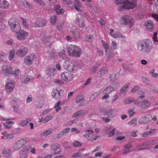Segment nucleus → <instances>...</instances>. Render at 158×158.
I'll list each match as a JSON object with an SVG mask.
<instances>
[{"mask_svg": "<svg viewBox=\"0 0 158 158\" xmlns=\"http://www.w3.org/2000/svg\"><path fill=\"white\" fill-rule=\"evenodd\" d=\"M148 146L151 144L154 145L157 143V140H152L148 141Z\"/></svg>", "mask_w": 158, "mask_h": 158, "instance_id": "e2e57ef3", "label": "nucleus"}, {"mask_svg": "<svg viewBox=\"0 0 158 158\" xmlns=\"http://www.w3.org/2000/svg\"><path fill=\"white\" fill-rule=\"evenodd\" d=\"M136 122L137 119L135 118H134L129 122L128 124L130 125H135L136 124Z\"/></svg>", "mask_w": 158, "mask_h": 158, "instance_id": "6e6d98bb", "label": "nucleus"}, {"mask_svg": "<svg viewBox=\"0 0 158 158\" xmlns=\"http://www.w3.org/2000/svg\"><path fill=\"white\" fill-rule=\"evenodd\" d=\"M152 119V116L150 115L145 116L140 118L139 122L141 124H145L149 123Z\"/></svg>", "mask_w": 158, "mask_h": 158, "instance_id": "f8f14e48", "label": "nucleus"}, {"mask_svg": "<svg viewBox=\"0 0 158 158\" xmlns=\"http://www.w3.org/2000/svg\"><path fill=\"white\" fill-rule=\"evenodd\" d=\"M85 132L86 133L84 135V136L89 140H91L93 136L94 135L93 134L94 133V131L92 130H85Z\"/></svg>", "mask_w": 158, "mask_h": 158, "instance_id": "dca6fc26", "label": "nucleus"}, {"mask_svg": "<svg viewBox=\"0 0 158 158\" xmlns=\"http://www.w3.org/2000/svg\"><path fill=\"white\" fill-rule=\"evenodd\" d=\"M21 81L24 83L28 82L30 80L29 78L27 75L25 76H22L20 78Z\"/></svg>", "mask_w": 158, "mask_h": 158, "instance_id": "473e14b6", "label": "nucleus"}, {"mask_svg": "<svg viewBox=\"0 0 158 158\" xmlns=\"http://www.w3.org/2000/svg\"><path fill=\"white\" fill-rule=\"evenodd\" d=\"M150 105L149 101L144 100L142 102L140 103V107L141 109H144L148 107Z\"/></svg>", "mask_w": 158, "mask_h": 158, "instance_id": "aec40b11", "label": "nucleus"}, {"mask_svg": "<svg viewBox=\"0 0 158 158\" xmlns=\"http://www.w3.org/2000/svg\"><path fill=\"white\" fill-rule=\"evenodd\" d=\"M152 44L147 41H141L139 42L138 45V49L144 53H148L152 48Z\"/></svg>", "mask_w": 158, "mask_h": 158, "instance_id": "f03ea898", "label": "nucleus"}, {"mask_svg": "<svg viewBox=\"0 0 158 158\" xmlns=\"http://www.w3.org/2000/svg\"><path fill=\"white\" fill-rule=\"evenodd\" d=\"M5 55L3 52L0 51V61L2 62L5 61Z\"/></svg>", "mask_w": 158, "mask_h": 158, "instance_id": "37998d69", "label": "nucleus"}, {"mask_svg": "<svg viewBox=\"0 0 158 158\" xmlns=\"http://www.w3.org/2000/svg\"><path fill=\"white\" fill-rule=\"evenodd\" d=\"M93 38V36L92 35H87L85 37V40L89 42V43L92 41Z\"/></svg>", "mask_w": 158, "mask_h": 158, "instance_id": "c03bdc74", "label": "nucleus"}, {"mask_svg": "<svg viewBox=\"0 0 158 158\" xmlns=\"http://www.w3.org/2000/svg\"><path fill=\"white\" fill-rule=\"evenodd\" d=\"M60 145L59 143H53L51 145V148L52 149L51 151H52V152H56V151L60 148Z\"/></svg>", "mask_w": 158, "mask_h": 158, "instance_id": "412c9836", "label": "nucleus"}, {"mask_svg": "<svg viewBox=\"0 0 158 158\" xmlns=\"http://www.w3.org/2000/svg\"><path fill=\"white\" fill-rule=\"evenodd\" d=\"M64 68L70 72H75L77 69V66L72 64H69V62H65L64 64Z\"/></svg>", "mask_w": 158, "mask_h": 158, "instance_id": "9d476101", "label": "nucleus"}, {"mask_svg": "<svg viewBox=\"0 0 158 158\" xmlns=\"http://www.w3.org/2000/svg\"><path fill=\"white\" fill-rule=\"evenodd\" d=\"M110 78L111 82H113L117 79V74H110Z\"/></svg>", "mask_w": 158, "mask_h": 158, "instance_id": "79ce46f5", "label": "nucleus"}, {"mask_svg": "<svg viewBox=\"0 0 158 158\" xmlns=\"http://www.w3.org/2000/svg\"><path fill=\"white\" fill-rule=\"evenodd\" d=\"M66 49L69 54L73 56L79 57L82 53L81 49L74 45L67 46Z\"/></svg>", "mask_w": 158, "mask_h": 158, "instance_id": "7ed1b4c3", "label": "nucleus"}, {"mask_svg": "<svg viewBox=\"0 0 158 158\" xmlns=\"http://www.w3.org/2000/svg\"><path fill=\"white\" fill-rule=\"evenodd\" d=\"M47 53L48 54V55H47V56L50 57H53L55 55V53L52 51H51V52L50 51H47Z\"/></svg>", "mask_w": 158, "mask_h": 158, "instance_id": "13d9d810", "label": "nucleus"}, {"mask_svg": "<svg viewBox=\"0 0 158 158\" xmlns=\"http://www.w3.org/2000/svg\"><path fill=\"white\" fill-rule=\"evenodd\" d=\"M11 28L12 31L16 33H18L21 30L20 26L18 24H16Z\"/></svg>", "mask_w": 158, "mask_h": 158, "instance_id": "c756f323", "label": "nucleus"}, {"mask_svg": "<svg viewBox=\"0 0 158 158\" xmlns=\"http://www.w3.org/2000/svg\"><path fill=\"white\" fill-rule=\"evenodd\" d=\"M56 11V12L58 15H60L64 12V10L63 9L60 8L59 9H57Z\"/></svg>", "mask_w": 158, "mask_h": 158, "instance_id": "052dcab7", "label": "nucleus"}, {"mask_svg": "<svg viewBox=\"0 0 158 158\" xmlns=\"http://www.w3.org/2000/svg\"><path fill=\"white\" fill-rule=\"evenodd\" d=\"M87 155L85 154V155L80 154V153H79L78 152L77 153H76L74 154L72 156V157H85L87 156Z\"/></svg>", "mask_w": 158, "mask_h": 158, "instance_id": "ea45409f", "label": "nucleus"}, {"mask_svg": "<svg viewBox=\"0 0 158 158\" xmlns=\"http://www.w3.org/2000/svg\"><path fill=\"white\" fill-rule=\"evenodd\" d=\"M148 141L145 142L143 143H140L138 145H136V147L138 148L141 146L145 147L146 146H148Z\"/></svg>", "mask_w": 158, "mask_h": 158, "instance_id": "5fc2aeb1", "label": "nucleus"}, {"mask_svg": "<svg viewBox=\"0 0 158 158\" xmlns=\"http://www.w3.org/2000/svg\"><path fill=\"white\" fill-rule=\"evenodd\" d=\"M5 28V24L0 21V32L2 31Z\"/></svg>", "mask_w": 158, "mask_h": 158, "instance_id": "680f3d73", "label": "nucleus"}, {"mask_svg": "<svg viewBox=\"0 0 158 158\" xmlns=\"http://www.w3.org/2000/svg\"><path fill=\"white\" fill-rule=\"evenodd\" d=\"M9 2L5 0H0V8L3 9H5L8 6Z\"/></svg>", "mask_w": 158, "mask_h": 158, "instance_id": "b1692460", "label": "nucleus"}, {"mask_svg": "<svg viewBox=\"0 0 158 158\" xmlns=\"http://www.w3.org/2000/svg\"><path fill=\"white\" fill-rule=\"evenodd\" d=\"M70 131V128L69 127L63 129L61 131L62 135H64L68 134Z\"/></svg>", "mask_w": 158, "mask_h": 158, "instance_id": "de8ad7c7", "label": "nucleus"}, {"mask_svg": "<svg viewBox=\"0 0 158 158\" xmlns=\"http://www.w3.org/2000/svg\"><path fill=\"white\" fill-rule=\"evenodd\" d=\"M30 148L29 145H27L19 152V156L21 158H25L27 156L28 152Z\"/></svg>", "mask_w": 158, "mask_h": 158, "instance_id": "9b49d317", "label": "nucleus"}, {"mask_svg": "<svg viewBox=\"0 0 158 158\" xmlns=\"http://www.w3.org/2000/svg\"><path fill=\"white\" fill-rule=\"evenodd\" d=\"M132 145L130 143H128L126 145L124 146L125 148V151L123 153V154L125 155L126 154L129 153L130 152L129 150L131 148H132Z\"/></svg>", "mask_w": 158, "mask_h": 158, "instance_id": "2f4dec72", "label": "nucleus"}, {"mask_svg": "<svg viewBox=\"0 0 158 158\" xmlns=\"http://www.w3.org/2000/svg\"><path fill=\"white\" fill-rule=\"evenodd\" d=\"M12 68L9 66L4 65L2 68V73L6 76L11 74L16 76L19 73V70L15 71H12Z\"/></svg>", "mask_w": 158, "mask_h": 158, "instance_id": "20e7f679", "label": "nucleus"}, {"mask_svg": "<svg viewBox=\"0 0 158 158\" xmlns=\"http://www.w3.org/2000/svg\"><path fill=\"white\" fill-rule=\"evenodd\" d=\"M52 116L51 115H48L46 117V118L44 120V123H45L48 122L50 120L52 119Z\"/></svg>", "mask_w": 158, "mask_h": 158, "instance_id": "bf43d9fd", "label": "nucleus"}, {"mask_svg": "<svg viewBox=\"0 0 158 158\" xmlns=\"http://www.w3.org/2000/svg\"><path fill=\"white\" fill-rule=\"evenodd\" d=\"M76 3L74 5V7L78 11H81V9L80 8L81 7V5L79 1V0H75Z\"/></svg>", "mask_w": 158, "mask_h": 158, "instance_id": "c9c22d12", "label": "nucleus"}, {"mask_svg": "<svg viewBox=\"0 0 158 158\" xmlns=\"http://www.w3.org/2000/svg\"><path fill=\"white\" fill-rule=\"evenodd\" d=\"M73 78V75L68 72H64L61 74V78L64 81H72Z\"/></svg>", "mask_w": 158, "mask_h": 158, "instance_id": "0eeeda50", "label": "nucleus"}, {"mask_svg": "<svg viewBox=\"0 0 158 158\" xmlns=\"http://www.w3.org/2000/svg\"><path fill=\"white\" fill-rule=\"evenodd\" d=\"M107 73V69L106 67H104L101 68L99 71L97 73V77H101Z\"/></svg>", "mask_w": 158, "mask_h": 158, "instance_id": "2eb2a0df", "label": "nucleus"}, {"mask_svg": "<svg viewBox=\"0 0 158 158\" xmlns=\"http://www.w3.org/2000/svg\"><path fill=\"white\" fill-rule=\"evenodd\" d=\"M15 54V49H12L10 51L9 55V59L10 60H11L13 58Z\"/></svg>", "mask_w": 158, "mask_h": 158, "instance_id": "e433bc0d", "label": "nucleus"}, {"mask_svg": "<svg viewBox=\"0 0 158 158\" xmlns=\"http://www.w3.org/2000/svg\"><path fill=\"white\" fill-rule=\"evenodd\" d=\"M28 35V32L23 30H21L17 33H16V37L19 40H24Z\"/></svg>", "mask_w": 158, "mask_h": 158, "instance_id": "4468645a", "label": "nucleus"}, {"mask_svg": "<svg viewBox=\"0 0 158 158\" xmlns=\"http://www.w3.org/2000/svg\"><path fill=\"white\" fill-rule=\"evenodd\" d=\"M56 69L54 68H48L46 71V74L49 76H52L55 73Z\"/></svg>", "mask_w": 158, "mask_h": 158, "instance_id": "4be33fe9", "label": "nucleus"}, {"mask_svg": "<svg viewBox=\"0 0 158 158\" xmlns=\"http://www.w3.org/2000/svg\"><path fill=\"white\" fill-rule=\"evenodd\" d=\"M123 35H121L119 32H117L113 34L111 36L114 38H117L118 37H122Z\"/></svg>", "mask_w": 158, "mask_h": 158, "instance_id": "09e8293b", "label": "nucleus"}, {"mask_svg": "<svg viewBox=\"0 0 158 158\" xmlns=\"http://www.w3.org/2000/svg\"><path fill=\"white\" fill-rule=\"evenodd\" d=\"M85 114L84 110H81L75 113L73 115V117L75 118L82 117L84 116Z\"/></svg>", "mask_w": 158, "mask_h": 158, "instance_id": "bb28decb", "label": "nucleus"}, {"mask_svg": "<svg viewBox=\"0 0 158 158\" xmlns=\"http://www.w3.org/2000/svg\"><path fill=\"white\" fill-rule=\"evenodd\" d=\"M145 24L148 31H152L154 28V24L152 21L150 20L147 21L145 22Z\"/></svg>", "mask_w": 158, "mask_h": 158, "instance_id": "f3484780", "label": "nucleus"}, {"mask_svg": "<svg viewBox=\"0 0 158 158\" xmlns=\"http://www.w3.org/2000/svg\"><path fill=\"white\" fill-rule=\"evenodd\" d=\"M129 85V83H127L125 86H123L120 89V92L122 94H125L127 91Z\"/></svg>", "mask_w": 158, "mask_h": 158, "instance_id": "7c9ffc66", "label": "nucleus"}, {"mask_svg": "<svg viewBox=\"0 0 158 158\" xmlns=\"http://www.w3.org/2000/svg\"><path fill=\"white\" fill-rule=\"evenodd\" d=\"M114 90V88L109 85L103 91L102 93L104 94H109Z\"/></svg>", "mask_w": 158, "mask_h": 158, "instance_id": "a878e982", "label": "nucleus"}, {"mask_svg": "<svg viewBox=\"0 0 158 158\" xmlns=\"http://www.w3.org/2000/svg\"><path fill=\"white\" fill-rule=\"evenodd\" d=\"M64 25L63 23H60L57 26V28L59 31H61L64 28Z\"/></svg>", "mask_w": 158, "mask_h": 158, "instance_id": "69168bd1", "label": "nucleus"}, {"mask_svg": "<svg viewBox=\"0 0 158 158\" xmlns=\"http://www.w3.org/2000/svg\"><path fill=\"white\" fill-rule=\"evenodd\" d=\"M47 23V21L45 19H43L39 22L40 27H42L45 25Z\"/></svg>", "mask_w": 158, "mask_h": 158, "instance_id": "49530a36", "label": "nucleus"}, {"mask_svg": "<svg viewBox=\"0 0 158 158\" xmlns=\"http://www.w3.org/2000/svg\"><path fill=\"white\" fill-rule=\"evenodd\" d=\"M14 87V83H8L6 85V92L7 93H10L13 90Z\"/></svg>", "mask_w": 158, "mask_h": 158, "instance_id": "5701e85b", "label": "nucleus"}, {"mask_svg": "<svg viewBox=\"0 0 158 158\" xmlns=\"http://www.w3.org/2000/svg\"><path fill=\"white\" fill-rule=\"evenodd\" d=\"M115 131V129H111L110 131V132L108 133L109 134V136L108 137H110L111 136H113L114 134V131Z\"/></svg>", "mask_w": 158, "mask_h": 158, "instance_id": "774afa93", "label": "nucleus"}, {"mask_svg": "<svg viewBox=\"0 0 158 158\" xmlns=\"http://www.w3.org/2000/svg\"><path fill=\"white\" fill-rule=\"evenodd\" d=\"M85 100L84 96L83 95H80L77 97L75 100V103L77 104L84 102Z\"/></svg>", "mask_w": 158, "mask_h": 158, "instance_id": "c85d7f7f", "label": "nucleus"}, {"mask_svg": "<svg viewBox=\"0 0 158 158\" xmlns=\"http://www.w3.org/2000/svg\"><path fill=\"white\" fill-rule=\"evenodd\" d=\"M61 150H60L58 151L57 152H52V151H51V154L48 155L44 156L45 158H52V156L54 155H56L60 154L61 153Z\"/></svg>", "mask_w": 158, "mask_h": 158, "instance_id": "72a5a7b5", "label": "nucleus"}, {"mask_svg": "<svg viewBox=\"0 0 158 158\" xmlns=\"http://www.w3.org/2000/svg\"><path fill=\"white\" fill-rule=\"evenodd\" d=\"M53 130L50 128L44 131L43 133V135L44 136H46L52 132Z\"/></svg>", "mask_w": 158, "mask_h": 158, "instance_id": "4c0bfd02", "label": "nucleus"}, {"mask_svg": "<svg viewBox=\"0 0 158 158\" xmlns=\"http://www.w3.org/2000/svg\"><path fill=\"white\" fill-rule=\"evenodd\" d=\"M14 122L13 121H10L8 122H7L5 123H4V125L7 128H10V126L9 125L10 124H13Z\"/></svg>", "mask_w": 158, "mask_h": 158, "instance_id": "864d4df0", "label": "nucleus"}, {"mask_svg": "<svg viewBox=\"0 0 158 158\" xmlns=\"http://www.w3.org/2000/svg\"><path fill=\"white\" fill-rule=\"evenodd\" d=\"M18 100H14L12 102L13 104V108L14 111L15 112H17L18 110V108L19 107V105L18 103Z\"/></svg>", "mask_w": 158, "mask_h": 158, "instance_id": "393cba45", "label": "nucleus"}, {"mask_svg": "<svg viewBox=\"0 0 158 158\" xmlns=\"http://www.w3.org/2000/svg\"><path fill=\"white\" fill-rule=\"evenodd\" d=\"M26 139H22L18 141L13 145L15 150H18L21 148L26 143Z\"/></svg>", "mask_w": 158, "mask_h": 158, "instance_id": "6e6552de", "label": "nucleus"}, {"mask_svg": "<svg viewBox=\"0 0 158 158\" xmlns=\"http://www.w3.org/2000/svg\"><path fill=\"white\" fill-rule=\"evenodd\" d=\"M102 46L104 48L105 52H107V50L109 48V46L108 44L106 43L103 40H102Z\"/></svg>", "mask_w": 158, "mask_h": 158, "instance_id": "a19ab883", "label": "nucleus"}, {"mask_svg": "<svg viewBox=\"0 0 158 158\" xmlns=\"http://www.w3.org/2000/svg\"><path fill=\"white\" fill-rule=\"evenodd\" d=\"M121 23L125 25H128L130 26L133 25L134 23L133 19L130 16H123L121 20Z\"/></svg>", "mask_w": 158, "mask_h": 158, "instance_id": "423d86ee", "label": "nucleus"}, {"mask_svg": "<svg viewBox=\"0 0 158 158\" xmlns=\"http://www.w3.org/2000/svg\"><path fill=\"white\" fill-rule=\"evenodd\" d=\"M35 58V56L34 54H30L26 56L24 58V62L27 65H30L32 64V61Z\"/></svg>", "mask_w": 158, "mask_h": 158, "instance_id": "ddd939ff", "label": "nucleus"}, {"mask_svg": "<svg viewBox=\"0 0 158 158\" xmlns=\"http://www.w3.org/2000/svg\"><path fill=\"white\" fill-rule=\"evenodd\" d=\"M98 95V94L97 93H94V94H92L89 98L90 101H93L94 99H95Z\"/></svg>", "mask_w": 158, "mask_h": 158, "instance_id": "a18cd8bd", "label": "nucleus"}, {"mask_svg": "<svg viewBox=\"0 0 158 158\" xmlns=\"http://www.w3.org/2000/svg\"><path fill=\"white\" fill-rule=\"evenodd\" d=\"M139 89V86H135L131 90V93L135 92L137 91Z\"/></svg>", "mask_w": 158, "mask_h": 158, "instance_id": "338daca9", "label": "nucleus"}, {"mask_svg": "<svg viewBox=\"0 0 158 158\" xmlns=\"http://www.w3.org/2000/svg\"><path fill=\"white\" fill-rule=\"evenodd\" d=\"M134 100L133 98H127L125 101L124 102L127 104H130L134 102Z\"/></svg>", "mask_w": 158, "mask_h": 158, "instance_id": "8fccbe9b", "label": "nucleus"}, {"mask_svg": "<svg viewBox=\"0 0 158 158\" xmlns=\"http://www.w3.org/2000/svg\"><path fill=\"white\" fill-rule=\"evenodd\" d=\"M72 33L73 34V36L75 38L77 39L79 37L80 34L78 31H73Z\"/></svg>", "mask_w": 158, "mask_h": 158, "instance_id": "3c124183", "label": "nucleus"}, {"mask_svg": "<svg viewBox=\"0 0 158 158\" xmlns=\"http://www.w3.org/2000/svg\"><path fill=\"white\" fill-rule=\"evenodd\" d=\"M73 145L74 147H77L81 146L82 145V143L78 141H76L73 143Z\"/></svg>", "mask_w": 158, "mask_h": 158, "instance_id": "4d7b16f0", "label": "nucleus"}, {"mask_svg": "<svg viewBox=\"0 0 158 158\" xmlns=\"http://www.w3.org/2000/svg\"><path fill=\"white\" fill-rule=\"evenodd\" d=\"M56 19L57 18L56 16L55 15H54L51 17L50 19V22L54 25L56 23Z\"/></svg>", "mask_w": 158, "mask_h": 158, "instance_id": "58836bf2", "label": "nucleus"}, {"mask_svg": "<svg viewBox=\"0 0 158 158\" xmlns=\"http://www.w3.org/2000/svg\"><path fill=\"white\" fill-rule=\"evenodd\" d=\"M60 57L62 59H64L65 57V54L64 52H60L59 53Z\"/></svg>", "mask_w": 158, "mask_h": 158, "instance_id": "0e129e2a", "label": "nucleus"}, {"mask_svg": "<svg viewBox=\"0 0 158 158\" xmlns=\"http://www.w3.org/2000/svg\"><path fill=\"white\" fill-rule=\"evenodd\" d=\"M103 114L104 115H107L108 117L112 118L115 116V113L114 111L112 109H110L108 111L106 112V113Z\"/></svg>", "mask_w": 158, "mask_h": 158, "instance_id": "cd10ccee", "label": "nucleus"}, {"mask_svg": "<svg viewBox=\"0 0 158 158\" xmlns=\"http://www.w3.org/2000/svg\"><path fill=\"white\" fill-rule=\"evenodd\" d=\"M63 91L61 89H54L52 92V97L56 99L60 98L63 95Z\"/></svg>", "mask_w": 158, "mask_h": 158, "instance_id": "1a4fd4ad", "label": "nucleus"}, {"mask_svg": "<svg viewBox=\"0 0 158 158\" xmlns=\"http://www.w3.org/2000/svg\"><path fill=\"white\" fill-rule=\"evenodd\" d=\"M16 21L15 19H10L8 21V24L11 28L15 25Z\"/></svg>", "mask_w": 158, "mask_h": 158, "instance_id": "f704fd0d", "label": "nucleus"}, {"mask_svg": "<svg viewBox=\"0 0 158 158\" xmlns=\"http://www.w3.org/2000/svg\"><path fill=\"white\" fill-rule=\"evenodd\" d=\"M52 39V36L50 35H47L44 36L42 38L43 43L45 45H49L50 41Z\"/></svg>", "mask_w": 158, "mask_h": 158, "instance_id": "6ab92c4d", "label": "nucleus"}, {"mask_svg": "<svg viewBox=\"0 0 158 158\" xmlns=\"http://www.w3.org/2000/svg\"><path fill=\"white\" fill-rule=\"evenodd\" d=\"M156 129H151L148 131L143 132L142 134V136L143 137H147L154 134L156 132Z\"/></svg>", "mask_w": 158, "mask_h": 158, "instance_id": "a211bd4d", "label": "nucleus"}, {"mask_svg": "<svg viewBox=\"0 0 158 158\" xmlns=\"http://www.w3.org/2000/svg\"><path fill=\"white\" fill-rule=\"evenodd\" d=\"M28 51L27 47L24 46H20L16 51V55L18 56L23 57L27 54Z\"/></svg>", "mask_w": 158, "mask_h": 158, "instance_id": "39448f33", "label": "nucleus"}, {"mask_svg": "<svg viewBox=\"0 0 158 158\" xmlns=\"http://www.w3.org/2000/svg\"><path fill=\"white\" fill-rule=\"evenodd\" d=\"M23 5L24 7L28 8H30L32 7V5L26 1H24Z\"/></svg>", "mask_w": 158, "mask_h": 158, "instance_id": "603ef678", "label": "nucleus"}, {"mask_svg": "<svg viewBox=\"0 0 158 158\" xmlns=\"http://www.w3.org/2000/svg\"><path fill=\"white\" fill-rule=\"evenodd\" d=\"M116 4L122 5L123 9H131L135 7L137 5V0H115Z\"/></svg>", "mask_w": 158, "mask_h": 158, "instance_id": "f257e3e1", "label": "nucleus"}]
</instances>
